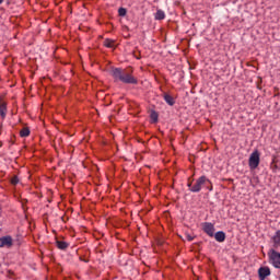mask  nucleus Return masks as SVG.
Segmentation results:
<instances>
[{"label":"nucleus","instance_id":"obj_12","mask_svg":"<svg viewBox=\"0 0 280 280\" xmlns=\"http://www.w3.org/2000/svg\"><path fill=\"white\" fill-rule=\"evenodd\" d=\"M56 246L59 250H67V248H69V243L65 241H56Z\"/></svg>","mask_w":280,"mask_h":280},{"label":"nucleus","instance_id":"obj_20","mask_svg":"<svg viewBox=\"0 0 280 280\" xmlns=\"http://www.w3.org/2000/svg\"><path fill=\"white\" fill-rule=\"evenodd\" d=\"M1 3H3V0H0V5H1Z\"/></svg>","mask_w":280,"mask_h":280},{"label":"nucleus","instance_id":"obj_11","mask_svg":"<svg viewBox=\"0 0 280 280\" xmlns=\"http://www.w3.org/2000/svg\"><path fill=\"white\" fill-rule=\"evenodd\" d=\"M7 115H8V104L0 103V117L4 119Z\"/></svg>","mask_w":280,"mask_h":280},{"label":"nucleus","instance_id":"obj_4","mask_svg":"<svg viewBox=\"0 0 280 280\" xmlns=\"http://www.w3.org/2000/svg\"><path fill=\"white\" fill-rule=\"evenodd\" d=\"M250 170H257L259 167V151H254L249 156Z\"/></svg>","mask_w":280,"mask_h":280},{"label":"nucleus","instance_id":"obj_10","mask_svg":"<svg viewBox=\"0 0 280 280\" xmlns=\"http://www.w3.org/2000/svg\"><path fill=\"white\" fill-rule=\"evenodd\" d=\"M163 98L168 104V106H174L176 104V101L172 97V95L164 93Z\"/></svg>","mask_w":280,"mask_h":280},{"label":"nucleus","instance_id":"obj_19","mask_svg":"<svg viewBox=\"0 0 280 280\" xmlns=\"http://www.w3.org/2000/svg\"><path fill=\"white\" fill-rule=\"evenodd\" d=\"M186 240L188 242H194V236H191L190 234H186Z\"/></svg>","mask_w":280,"mask_h":280},{"label":"nucleus","instance_id":"obj_14","mask_svg":"<svg viewBox=\"0 0 280 280\" xmlns=\"http://www.w3.org/2000/svg\"><path fill=\"white\" fill-rule=\"evenodd\" d=\"M104 46L108 47L109 49H113V47H115V40H113V39H105L104 40Z\"/></svg>","mask_w":280,"mask_h":280},{"label":"nucleus","instance_id":"obj_15","mask_svg":"<svg viewBox=\"0 0 280 280\" xmlns=\"http://www.w3.org/2000/svg\"><path fill=\"white\" fill-rule=\"evenodd\" d=\"M150 118L152 119L153 124H156V121H159V113L152 110L150 114Z\"/></svg>","mask_w":280,"mask_h":280},{"label":"nucleus","instance_id":"obj_1","mask_svg":"<svg viewBox=\"0 0 280 280\" xmlns=\"http://www.w3.org/2000/svg\"><path fill=\"white\" fill-rule=\"evenodd\" d=\"M110 74L115 82H122V84H139V80L132 75V69L114 68L112 69Z\"/></svg>","mask_w":280,"mask_h":280},{"label":"nucleus","instance_id":"obj_13","mask_svg":"<svg viewBox=\"0 0 280 280\" xmlns=\"http://www.w3.org/2000/svg\"><path fill=\"white\" fill-rule=\"evenodd\" d=\"M165 19V11L163 10H158L155 13V20L156 21H163Z\"/></svg>","mask_w":280,"mask_h":280},{"label":"nucleus","instance_id":"obj_2","mask_svg":"<svg viewBox=\"0 0 280 280\" xmlns=\"http://www.w3.org/2000/svg\"><path fill=\"white\" fill-rule=\"evenodd\" d=\"M209 185H211V180L205 175L197 178L195 183H188L189 190L192 191V194L200 192L202 187H208Z\"/></svg>","mask_w":280,"mask_h":280},{"label":"nucleus","instance_id":"obj_16","mask_svg":"<svg viewBox=\"0 0 280 280\" xmlns=\"http://www.w3.org/2000/svg\"><path fill=\"white\" fill-rule=\"evenodd\" d=\"M20 137H30V128L24 127V128L20 131Z\"/></svg>","mask_w":280,"mask_h":280},{"label":"nucleus","instance_id":"obj_17","mask_svg":"<svg viewBox=\"0 0 280 280\" xmlns=\"http://www.w3.org/2000/svg\"><path fill=\"white\" fill-rule=\"evenodd\" d=\"M118 14H119V16H126L127 10L125 8H119L118 9Z\"/></svg>","mask_w":280,"mask_h":280},{"label":"nucleus","instance_id":"obj_3","mask_svg":"<svg viewBox=\"0 0 280 280\" xmlns=\"http://www.w3.org/2000/svg\"><path fill=\"white\" fill-rule=\"evenodd\" d=\"M269 264L273 266V268L280 269V253L277 252L275 248L269 249L268 252Z\"/></svg>","mask_w":280,"mask_h":280},{"label":"nucleus","instance_id":"obj_7","mask_svg":"<svg viewBox=\"0 0 280 280\" xmlns=\"http://www.w3.org/2000/svg\"><path fill=\"white\" fill-rule=\"evenodd\" d=\"M258 277L260 280H266V277H270V268L269 267H260L258 269Z\"/></svg>","mask_w":280,"mask_h":280},{"label":"nucleus","instance_id":"obj_6","mask_svg":"<svg viewBox=\"0 0 280 280\" xmlns=\"http://www.w3.org/2000/svg\"><path fill=\"white\" fill-rule=\"evenodd\" d=\"M202 226V231L206 232L209 237H213V235L215 234V226L213 225V223L211 222H205L201 224Z\"/></svg>","mask_w":280,"mask_h":280},{"label":"nucleus","instance_id":"obj_8","mask_svg":"<svg viewBox=\"0 0 280 280\" xmlns=\"http://www.w3.org/2000/svg\"><path fill=\"white\" fill-rule=\"evenodd\" d=\"M273 242V248H279L280 246V230L276 231L275 235L271 237Z\"/></svg>","mask_w":280,"mask_h":280},{"label":"nucleus","instance_id":"obj_5","mask_svg":"<svg viewBox=\"0 0 280 280\" xmlns=\"http://www.w3.org/2000/svg\"><path fill=\"white\" fill-rule=\"evenodd\" d=\"M14 246V240L10 235L0 237V248H12Z\"/></svg>","mask_w":280,"mask_h":280},{"label":"nucleus","instance_id":"obj_21","mask_svg":"<svg viewBox=\"0 0 280 280\" xmlns=\"http://www.w3.org/2000/svg\"><path fill=\"white\" fill-rule=\"evenodd\" d=\"M213 189V187H210V191Z\"/></svg>","mask_w":280,"mask_h":280},{"label":"nucleus","instance_id":"obj_9","mask_svg":"<svg viewBox=\"0 0 280 280\" xmlns=\"http://www.w3.org/2000/svg\"><path fill=\"white\" fill-rule=\"evenodd\" d=\"M213 237H214V240H215L217 242L222 243V242H224V240H226V233H224V232H222V231H219V232H217V233L213 235Z\"/></svg>","mask_w":280,"mask_h":280},{"label":"nucleus","instance_id":"obj_18","mask_svg":"<svg viewBox=\"0 0 280 280\" xmlns=\"http://www.w3.org/2000/svg\"><path fill=\"white\" fill-rule=\"evenodd\" d=\"M19 183V176H13L11 178V185H16Z\"/></svg>","mask_w":280,"mask_h":280}]
</instances>
